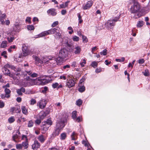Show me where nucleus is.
<instances>
[{
    "label": "nucleus",
    "instance_id": "nucleus-1",
    "mask_svg": "<svg viewBox=\"0 0 150 150\" xmlns=\"http://www.w3.org/2000/svg\"><path fill=\"white\" fill-rule=\"evenodd\" d=\"M58 27L52 28L47 31H45L39 34L38 35V37L36 38H40L44 36H45L52 34H55L54 37L56 39L59 40L61 38V35L60 33Z\"/></svg>",
    "mask_w": 150,
    "mask_h": 150
},
{
    "label": "nucleus",
    "instance_id": "nucleus-2",
    "mask_svg": "<svg viewBox=\"0 0 150 150\" xmlns=\"http://www.w3.org/2000/svg\"><path fill=\"white\" fill-rule=\"evenodd\" d=\"M67 122V119L63 116L60 120H57L56 122V127L52 133L53 137L58 136L61 131L65 125V123Z\"/></svg>",
    "mask_w": 150,
    "mask_h": 150
},
{
    "label": "nucleus",
    "instance_id": "nucleus-3",
    "mask_svg": "<svg viewBox=\"0 0 150 150\" xmlns=\"http://www.w3.org/2000/svg\"><path fill=\"white\" fill-rule=\"evenodd\" d=\"M141 5L137 1L134 0L133 4L131 6L129 11L131 13H136L140 12Z\"/></svg>",
    "mask_w": 150,
    "mask_h": 150
},
{
    "label": "nucleus",
    "instance_id": "nucleus-4",
    "mask_svg": "<svg viewBox=\"0 0 150 150\" xmlns=\"http://www.w3.org/2000/svg\"><path fill=\"white\" fill-rule=\"evenodd\" d=\"M7 40L9 42H11L17 37V33L14 31H13L8 34Z\"/></svg>",
    "mask_w": 150,
    "mask_h": 150
},
{
    "label": "nucleus",
    "instance_id": "nucleus-5",
    "mask_svg": "<svg viewBox=\"0 0 150 150\" xmlns=\"http://www.w3.org/2000/svg\"><path fill=\"white\" fill-rule=\"evenodd\" d=\"M69 52L65 48L61 49L59 51V57L62 59H65L68 56Z\"/></svg>",
    "mask_w": 150,
    "mask_h": 150
},
{
    "label": "nucleus",
    "instance_id": "nucleus-6",
    "mask_svg": "<svg viewBox=\"0 0 150 150\" xmlns=\"http://www.w3.org/2000/svg\"><path fill=\"white\" fill-rule=\"evenodd\" d=\"M22 53L20 55L19 57L21 58L23 57H25L28 55L29 54V50L28 49L27 47L23 45L22 47Z\"/></svg>",
    "mask_w": 150,
    "mask_h": 150
},
{
    "label": "nucleus",
    "instance_id": "nucleus-7",
    "mask_svg": "<svg viewBox=\"0 0 150 150\" xmlns=\"http://www.w3.org/2000/svg\"><path fill=\"white\" fill-rule=\"evenodd\" d=\"M7 67L6 66V65L2 68V70L3 72L6 75L9 76L10 77H12L13 75L10 73L9 70L7 69Z\"/></svg>",
    "mask_w": 150,
    "mask_h": 150
},
{
    "label": "nucleus",
    "instance_id": "nucleus-8",
    "mask_svg": "<svg viewBox=\"0 0 150 150\" xmlns=\"http://www.w3.org/2000/svg\"><path fill=\"white\" fill-rule=\"evenodd\" d=\"M52 124V122L50 119H48L46 121H45L44 122H42V125L44 128L45 127V126H46L48 128Z\"/></svg>",
    "mask_w": 150,
    "mask_h": 150
},
{
    "label": "nucleus",
    "instance_id": "nucleus-9",
    "mask_svg": "<svg viewBox=\"0 0 150 150\" xmlns=\"http://www.w3.org/2000/svg\"><path fill=\"white\" fill-rule=\"evenodd\" d=\"M115 24V22L112 19L108 20L107 22L105 24V25L107 27L110 29L113 28Z\"/></svg>",
    "mask_w": 150,
    "mask_h": 150
},
{
    "label": "nucleus",
    "instance_id": "nucleus-10",
    "mask_svg": "<svg viewBox=\"0 0 150 150\" xmlns=\"http://www.w3.org/2000/svg\"><path fill=\"white\" fill-rule=\"evenodd\" d=\"M6 66L8 68H11L12 69L16 71L19 72L21 71L20 68L16 67L11 64H6Z\"/></svg>",
    "mask_w": 150,
    "mask_h": 150
},
{
    "label": "nucleus",
    "instance_id": "nucleus-11",
    "mask_svg": "<svg viewBox=\"0 0 150 150\" xmlns=\"http://www.w3.org/2000/svg\"><path fill=\"white\" fill-rule=\"evenodd\" d=\"M40 144L38 141L35 140L34 141V143L32 146V149L33 150H37L40 147Z\"/></svg>",
    "mask_w": 150,
    "mask_h": 150
},
{
    "label": "nucleus",
    "instance_id": "nucleus-12",
    "mask_svg": "<svg viewBox=\"0 0 150 150\" xmlns=\"http://www.w3.org/2000/svg\"><path fill=\"white\" fill-rule=\"evenodd\" d=\"M65 44L67 48L69 49V51L70 52H73L74 49V47L72 45V43L71 42L67 41Z\"/></svg>",
    "mask_w": 150,
    "mask_h": 150
},
{
    "label": "nucleus",
    "instance_id": "nucleus-13",
    "mask_svg": "<svg viewBox=\"0 0 150 150\" xmlns=\"http://www.w3.org/2000/svg\"><path fill=\"white\" fill-rule=\"evenodd\" d=\"M39 108L41 109L45 108L46 105V100L42 99L41 100L39 103Z\"/></svg>",
    "mask_w": 150,
    "mask_h": 150
},
{
    "label": "nucleus",
    "instance_id": "nucleus-14",
    "mask_svg": "<svg viewBox=\"0 0 150 150\" xmlns=\"http://www.w3.org/2000/svg\"><path fill=\"white\" fill-rule=\"evenodd\" d=\"M93 4V2L92 1H88L87 4L83 6V9L84 10L88 9Z\"/></svg>",
    "mask_w": 150,
    "mask_h": 150
},
{
    "label": "nucleus",
    "instance_id": "nucleus-15",
    "mask_svg": "<svg viewBox=\"0 0 150 150\" xmlns=\"http://www.w3.org/2000/svg\"><path fill=\"white\" fill-rule=\"evenodd\" d=\"M75 82L73 79L69 80L67 83V85L68 87H72L74 85Z\"/></svg>",
    "mask_w": 150,
    "mask_h": 150
},
{
    "label": "nucleus",
    "instance_id": "nucleus-16",
    "mask_svg": "<svg viewBox=\"0 0 150 150\" xmlns=\"http://www.w3.org/2000/svg\"><path fill=\"white\" fill-rule=\"evenodd\" d=\"M47 115V114L44 112H40L39 114V118L41 120H43Z\"/></svg>",
    "mask_w": 150,
    "mask_h": 150
},
{
    "label": "nucleus",
    "instance_id": "nucleus-17",
    "mask_svg": "<svg viewBox=\"0 0 150 150\" xmlns=\"http://www.w3.org/2000/svg\"><path fill=\"white\" fill-rule=\"evenodd\" d=\"M55 9H50L47 11V13H50L52 16H54L56 14V13L55 12Z\"/></svg>",
    "mask_w": 150,
    "mask_h": 150
},
{
    "label": "nucleus",
    "instance_id": "nucleus-18",
    "mask_svg": "<svg viewBox=\"0 0 150 150\" xmlns=\"http://www.w3.org/2000/svg\"><path fill=\"white\" fill-rule=\"evenodd\" d=\"M38 80L40 81V83L42 85H44L48 83L47 80L45 79L38 78Z\"/></svg>",
    "mask_w": 150,
    "mask_h": 150
},
{
    "label": "nucleus",
    "instance_id": "nucleus-19",
    "mask_svg": "<svg viewBox=\"0 0 150 150\" xmlns=\"http://www.w3.org/2000/svg\"><path fill=\"white\" fill-rule=\"evenodd\" d=\"M20 132L18 131L16 132V134L14 135L13 136L12 138L13 140L15 142H16L15 139L18 138L19 135L20 134Z\"/></svg>",
    "mask_w": 150,
    "mask_h": 150
},
{
    "label": "nucleus",
    "instance_id": "nucleus-20",
    "mask_svg": "<svg viewBox=\"0 0 150 150\" xmlns=\"http://www.w3.org/2000/svg\"><path fill=\"white\" fill-rule=\"evenodd\" d=\"M33 57L35 60V61L36 62H35L36 63L38 62V65L39 64V63H40V64L43 63L42 61L38 57L35 56H34V55H33Z\"/></svg>",
    "mask_w": 150,
    "mask_h": 150
},
{
    "label": "nucleus",
    "instance_id": "nucleus-21",
    "mask_svg": "<svg viewBox=\"0 0 150 150\" xmlns=\"http://www.w3.org/2000/svg\"><path fill=\"white\" fill-rule=\"evenodd\" d=\"M21 109L22 112L23 114H24L25 115H27L28 114V110L25 106H23L21 107Z\"/></svg>",
    "mask_w": 150,
    "mask_h": 150
},
{
    "label": "nucleus",
    "instance_id": "nucleus-22",
    "mask_svg": "<svg viewBox=\"0 0 150 150\" xmlns=\"http://www.w3.org/2000/svg\"><path fill=\"white\" fill-rule=\"evenodd\" d=\"M38 139L42 143H43L45 141V139L44 137V136L42 135H41L39 136L38 137Z\"/></svg>",
    "mask_w": 150,
    "mask_h": 150
},
{
    "label": "nucleus",
    "instance_id": "nucleus-23",
    "mask_svg": "<svg viewBox=\"0 0 150 150\" xmlns=\"http://www.w3.org/2000/svg\"><path fill=\"white\" fill-rule=\"evenodd\" d=\"M67 137V134L65 132L62 133L60 136V139L61 140H64L66 139Z\"/></svg>",
    "mask_w": 150,
    "mask_h": 150
},
{
    "label": "nucleus",
    "instance_id": "nucleus-24",
    "mask_svg": "<svg viewBox=\"0 0 150 150\" xmlns=\"http://www.w3.org/2000/svg\"><path fill=\"white\" fill-rule=\"evenodd\" d=\"M17 48L16 45H12L10 46L9 48L8 49V51L11 52L12 51H13L14 49H16Z\"/></svg>",
    "mask_w": 150,
    "mask_h": 150
},
{
    "label": "nucleus",
    "instance_id": "nucleus-25",
    "mask_svg": "<svg viewBox=\"0 0 150 150\" xmlns=\"http://www.w3.org/2000/svg\"><path fill=\"white\" fill-rule=\"evenodd\" d=\"M79 86V88H78V91L79 92L82 93L85 90V87L83 85H81Z\"/></svg>",
    "mask_w": 150,
    "mask_h": 150
},
{
    "label": "nucleus",
    "instance_id": "nucleus-26",
    "mask_svg": "<svg viewBox=\"0 0 150 150\" xmlns=\"http://www.w3.org/2000/svg\"><path fill=\"white\" fill-rule=\"evenodd\" d=\"M64 59H62V58H59V57L56 60V62L57 64H61L62 63Z\"/></svg>",
    "mask_w": 150,
    "mask_h": 150
},
{
    "label": "nucleus",
    "instance_id": "nucleus-27",
    "mask_svg": "<svg viewBox=\"0 0 150 150\" xmlns=\"http://www.w3.org/2000/svg\"><path fill=\"white\" fill-rule=\"evenodd\" d=\"M6 15L5 14H3L0 17V21L1 22L2 24H4L5 22L4 19H5Z\"/></svg>",
    "mask_w": 150,
    "mask_h": 150
},
{
    "label": "nucleus",
    "instance_id": "nucleus-28",
    "mask_svg": "<svg viewBox=\"0 0 150 150\" xmlns=\"http://www.w3.org/2000/svg\"><path fill=\"white\" fill-rule=\"evenodd\" d=\"M81 51V49L80 46L76 47V54H79Z\"/></svg>",
    "mask_w": 150,
    "mask_h": 150
},
{
    "label": "nucleus",
    "instance_id": "nucleus-29",
    "mask_svg": "<svg viewBox=\"0 0 150 150\" xmlns=\"http://www.w3.org/2000/svg\"><path fill=\"white\" fill-rule=\"evenodd\" d=\"M7 41L4 40L2 41L1 45V48H4L7 46Z\"/></svg>",
    "mask_w": 150,
    "mask_h": 150
},
{
    "label": "nucleus",
    "instance_id": "nucleus-30",
    "mask_svg": "<svg viewBox=\"0 0 150 150\" xmlns=\"http://www.w3.org/2000/svg\"><path fill=\"white\" fill-rule=\"evenodd\" d=\"M141 11L142 12L146 13L149 11V9L147 7H145L142 8Z\"/></svg>",
    "mask_w": 150,
    "mask_h": 150
},
{
    "label": "nucleus",
    "instance_id": "nucleus-31",
    "mask_svg": "<svg viewBox=\"0 0 150 150\" xmlns=\"http://www.w3.org/2000/svg\"><path fill=\"white\" fill-rule=\"evenodd\" d=\"M69 1H68L65 2L64 4H63L60 5V7L61 8H65L67 7L68 5V4Z\"/></svg>",
    "mask_w": 150,
    "mask_h": 150
},
{
    "label": "nucleus",
    "instance_id": "nucleus-32",
    "mask_svg": "<svg viewBox=\"0 0 150 150\" xmlns=\"http://www.w3.org/2000/svg\"><path fill=\"white\" fill-rule=\"evenodd\" d=\"M22 147H24L25 149H27L28 147V144L27 142H22Z\"/></svg>",
    "mask_w": 150,
    "mask_h": 150
},
{
    "label": "nucleus",
    "instance_id": "nucleus-33",
    "mask_svg": "<svg viewBox=\"0 0 150 150\" xmlns=\"http://www.w3.org/2000/svg\"><path fill=\"white\" fill-rule=\"evenodd\" d=\"M144 23V22L143 21H140L138 23L137 26L138 27H142Z\"/></svg>",
    "mask_w": 150,
    "mask_h": 150
},
{
    "label": "nucleus",
    "instance_id": "nucleus-34",
    "mask_svg": "<svg viewBox=\"0 0 150 150\" xmlns=\"http://www.w3.org/2000/svg\"><path fill=\"white\" fill-rule=\"evenodd\" d=\"M15 120L14 117L13 116L11 117H9L8 120V122L10 123H13Z\"/></svg>",
    "mask_w": 150,
    "mask_h": 150
},
{
    "label": "nucleus",
    "instance_id": "nucleus-35",
    "mask_svg": "<svg viewBox=\"0 0 150 150\" xmlns=\"http://www.w3.org/2000/svg\"><path fill=\"white\" fill-rule=\"evenodd\" d=\"M98 63L97 62L95 61L92 62L91 64V66L93 67L94 68H95L97 67Z\"/></svg>",
    "mask_w": 150,
    "mask_h": 150
},
{
    "label": "nucleus",
    "instance_id": "nucleus-36",
    "mask_svg": "<svg viewBox=\"0 0 150 150\" xmlns=\"http://www.w3.org/2000/svg\"><path fill=\"white\" fill-rule=\"evenodd\" d=\"M27 29L29 30H33L34 29V27L32 25H29L27 26Z\"/></svg>",
    "mask_w": 150,
    "mask_h": 150
},
{
    "label": "nucleus",
    "instance_id": "nucleus-37",
    "mask_svg": "<svg viewBox=\"0 0 150 150\" xmlns=\"http://www.w3.org/2000/svg\"><path fill=\"white\" fill-rule=\"evenodd\" d=\"M77 16L78 17V19L79 21V23H81L83 22V20L81 19V16L79 13H78L77 14Z\"/></svg>",
    "mask_w": 150,
    "mask_h": 150
},
{
    "label": "nucleus",
    "instance_id": "nucleus-38",
    "mask_svg": "<svg viewBox=\"0 0 150 150\" xmlns=\"http://www.w3.org/2000/svg\"><path fill=\"white\" fill-rule=\"evenodd\" d=\"M82 37L83 40V42L86 43L88 41V39L86 36H84L83 35H82Z\"/></svg>",
    "mask_w": 150,
    "mask_h": 150
},
{
    "label": "nucleus",
    "instance_id": "nucleus-39",
    "mask_svg": "<svg viewBox=\"0 0 150 150\" xmlns=\"http://www.w3.org/2000/svg\"><path fill=\"white\" fill-rule=\"evenodd\" d=\"M82 101L80 99L78 100L76 102V105L79 106H80L82 105Z\"/></svg>",
    "mask_w": 150,
    "mask_h": 150
},
{
    "label": "nucleus",
    "instance_id": "nucleus-40",
    "mask_svg": "<svg viewBox=\"0 0 150 150\" xmlns=\"http://www.w3.org/2000/svg\"><path fill=\"white\" fill-rule=\"evenodd\" d=\"M125 58L124 57H122L121 59H116L115 61L118 62H123L124 61Z\"/></svg>",
    "mask_w": 150,
    "mask_h": 150
},
{
    "label": "nucleus",
    "instance_id": "nucleus-41",
    "mask_svg": "<svg viewBox=\"0 0 150 150\" xmlns=\"http://www.w3.org/2000/svg\"><path fill=\"white\" fill-rule=\"evenodd\" d=\"M4 91L6 95L9 94L11 92L10 90L8 88H5Z\"/></svg>",
    "mask_w": 150,
    "mask_h": 150
},
{
    "label": "nucleus",
    "instance_id": "nucleus-42",
    "mask_svg": "<svg viewBox=\"0 0 150 150\" xmlns=\"http://www.w3.org/2000/svg\"><path fill=\"white\" fill-rule=\"evenodd\" d=\"M144 75L145 76H148L149 75V70L147 69H146L145 70L144 72H142Z\"/></svg>",
    "mask_w": 150,
    "mask_h": 150
},
{
    "label": "nucleus",
    "instance_id": "nucleus-43",
    "mask_svg": "<svg viewBox=\"0 0 150 150\" xmlns=\"http://www.w3.org/2000/svg\"><path fill=\"white\" fill-rule=\"evenodd\" d=\"M16 149H21L22 148V145L21 144H16Z\"/></svg>",
    "mask_w": 150,
    "mask_h": 150
},
{
    "label": "nucleus",
    "instance_id": "nucleus-44",
    "mask_svg": "<svg viewBox=\"0 0 150 150\" xmlns=\"http://www.w3.org/2000/svg\"><path fill=\"white\" fill-rule=\"evenodd\" d=\"M33 122L32 120L29 121L28 124V127H32L33 125Z\"/></svg>",
    "mask_w": 150,
    "mask_h": 150
},
{
    "label": "nucleus",
    "instance_id": "nucleus-45",
    "mask_svg": "<svg viewBox=\"0 0 150 150\" xmlns=\"http://www.w3.org/2000/svg\"><path fill=\"white\" fill-rule=\"evenodd\" d=\"M85 80L84 78H82L80 81L79 83L78 84V86H80L81 85H82V84L83 82Z\"/></svg>",
    "mask_w": 150,
    "mask_h": 150
},
{
    "label": "nucleus",
    "instance_id": "nucleus-46",
    "mask_svg": "<svg viewBox=\"0 0 150 150\" xmlns=\"http://www.w3.org/2000/svg\"><path fill=\"white\" fill-rule=\"evenodd\" d=\"M70 67V66L69 65H67L64 66L62 69V70H67V69L69 68Z\"/></svg>",
    "mask_w": 150,
    "mask_h": 150
},
{
    "label": "nucleus",
    "instance_id": "nucleus-47",
    "mask_svg": "<svg viewBox=\"0 0 150 150\" xmlns=\"http://www.w3.org/2000/svg\"><path fill=\"white\" fill-rule=\"evenodd\" d=\"M76 121H77L78 122H81L82 120V119L80 116L76 118Z\"/></svg>",
    "mask_w": 150,
    "mask_h": 150
},
{
    "label": "nucleus",
    "instance_id": "nucleus-48",
    "mask_svg": "<svg viewBox=\"0 0 150 150\" xmlns=\"http://www.w3.org/2000/svg\"><path fill=\"white\" fill-rule=\"evenodd\" d=\"M36 103L35 100L34 98H32L30 100V104L31 105H33Z\"/></svg>",
    "mask_w": 150,
    "mask_h": 150
},
{
    "label": "nucleus",
    "instance_id": "nucleus-49",
    "mask_svg": "<svg viewBox=\"0 0 150 150\" xmlns=\"http://www.w3.org/2000/svg\"><path fill=\"white\" fill-rule=\"evenodd\" d=\"M6 51H4L1 53V55L2 56H3L6 59L7 58V56L6 55Z\"/></svg>",
    "mask_w": 150,
    "mask_h": 150
},
{
    "label": "nucleus",
    "instance_id": "nucleus-50",
    "mask_svg": "<svg viewBox=\"0 0 150 150\" xmlns=\"http://www.w3.org/2000/svg\"><path fill=\"white\" fill-rule=\"evenodd\" d=\"M5 106V103H4L1 100H0V108H2L4 107Z\"/></svg>",
    "mask_w": 150,
    "mask_h": 150
},
{
    "label": "nucleus",
    "instance_id": "nucleus-51",
    "mask_svg": "<svg viewBox=\"0 0 150 150\" xmlns=\"http://www.w3.org/2000/svg\"><path fill=\"white\" fill-rule=\"evenodd\" d=\"M15 111L16 112V113H19L21 111V109L20 107H18V108L15 107Z\"/></svg>",
    "mask_w": 150,
    "mask_h": 150
},
{
    "label": "nucleus",
    "instance_id": "nucleus-52",
    "mask_svg": "<svg viewBox=\"0 0 150 150\" xmlns=\"http://www.w3.org/2000/svg\"><path fill=\"white\" fill-rule=\"evenodd\" d=\"M101 55H105L107 54V50L106 49H105L102 52H100Z\"/></svg>",
    "mask_w": 150,
    "mask_h": 150
},
{
    "label": "nucleus",
    "instance_id": "nucleus-53",
    "mask_svg": "<svg viewBox=\"0 0 150 150\" xmlns=\"http://www.w3.org/2000/svg\"><path fill=\"white\" fill-rule=\"evenodd\" d=\"M59 85V84L57 83H55L52 84V86L53 88H57V86Z\"/></svg>",
    "mask_w": 150,
    "mask_h": 150
},
{
    "label": "nucleus",
    "instance_id": "nucleus-54",
    "mask_svg": "<svg viewBox=\"0 0 150 150\" xmlns=\"http://www.w3.org/2000/svg\"><path fill=\"white\" fill-rule=\"evenodd\" d=\"M16 92L17 94L19 96H22L23 95V93H22V92L19 89L17 90Z\"/></svg>",
    "mask_w": 150,
    "mask_h": 150
},
{
    "label": "nucleus",
    "instance_id": "nucleus-55",
    "mask_svg": "<svg viewBox=\"0 0 150 150\" xmlns=\"http://www.w3.org/2000/svg\"><path fill=\"white\" fill-rule=\"evenodd\" d=\"M82 143L85 146L87 147H88V144L86 141L83 140L82 142Z\"/></svg>",
    "mask_w": 150,
    "mask_h": 150
},
{
    "label": "nucleus",
    "instance_id": "nucleus-56",
    "mask_svg": "<svg viewBox=\"0 0 150 150\" xmlns=\"http://www.w3.org/2000/svg\"><path fill=\"white\" fill-rule=\"evenodd\" d=\"M59 22L58 21H56L53 22L52 25V26L53 27H55L57 25H58Z\"/></svg>",
    "mask_w": 150,
    "mask_h": 150
},
{
    "label": "nucleus",
    "instance_id": "nucleus-57",
    "mask_svg": "<svg viewBox=\"0 0 150 150\" xmlns=\"http://www.w3.org/2000/svg\"><path fill=\"white\" fill-rule=\"evenodd\" d=\"M38 74H36L35 73H33L32 74H31V76L32 77L34 78V77H38Z\"/></svg>",
    "mask_w": 150,
    "mask_h": 150
},
{
    "label": "nucleus",
    "instance_id": "nucleus-58",
    "mask_svg": "<svg viewBox=\"0 0 150 150\" xmlns=\"http://www.w3.org/2000/svg\"><path fill=\"white\" fill-rule=\"evenodd\" d=\"M75 132H74L73 133H72V135H71V139L72 140H75Z\"/></svg>",
    "mask_w": 150,
    "mask_h": 150
},
{
    "label": "nucleus",
    "instance_id": "nucleus-59",
    "mask_svg": "<svg viewBox=\"0 0 150 150\" xmlns=\"http://www.w3.org/2000/svg\"><path fill=\"white\" fill-rule=\"evenodd\" d=\"M120 18V16H118L117 17H115V18H113L112 20L114 22H116L117 21H118V20Z\"/></svg>",
    "mask_w": 150,
    "mask_h": 150
},
{
    "label": "nucleus",
    "instance_id": "nucleus-60",
    "mask_svg": "<svg viewBox=\"0 0 150 150\" xmlns=\"http://www.w3.org/2000/svg\"><path fill=\"white\" fill-rule=\"evenodd\" d=\"M25 21L28 22L29 23H31V18L30 17H27L25 20Z\"/></svg>",
    "mask_w": 150,
    "mask_h": 150
},
{
    "label": "nucleus",
    "instance_id": "nucleus-61",
    "mask_svg": "<svg viewBox=\"0 0 150 150\" xmlns=\"http://www.w3.org/2000/svg\"><path fill=\"white\" fill-rule=\"evenodd\" d=\"M83 62H81L80 63V65L81 67H83L84 66V64H85L86 63V61L85 60V59H83Z\"/></svg>",
    "mask_w": 150,
    "mask_h": 150
},
{
    "label": "nucleus",
    "instance_id": "nucleus-62",
    "mask_svg": "<svg viewBox=\"0 0 150 150\" xmlns=\"http://www.w3.org/2000/svg\"><path fill=\"white\" fill-rule=\"evenodd\" d=\"M48 88L47 87L45 86L44 87L42 91V92L43 93H45L48 90Z\"/></svg>",
    "mask_w": 150,
    "mask_h": 150
},
{
    "label": "nucleus",
    "instance_id": "nucleus-63",
    "mask_svg": "<svg viewBox=\"0 0 150 150\" xmlns=\"http://www.w3.org/2000/svg\"><path fill=\"white\" fill-rule=\"evenodd\" d=\"M144 61L143 59H139L138 60V63L139 64H142L144 63Z\"/></svg>",
    "mask_w": 150,
    "mask_h": 150
},
{
    "label": "nucleus",
    "instance_id": "nucleus-64",
    "mask_svg": "<svg viewBox=\"0 0 150 150\" xmlns=\"http://www.w3.org/2000/svg\"><path fill=\"white\" fill-rule=\"evenodd\" d=\"M102 71L101 68H97L95 71L96 72V73H98Z\"/></svg>",
    "mask_w": 150,
    "mask_h": 150
}]
</instances>
